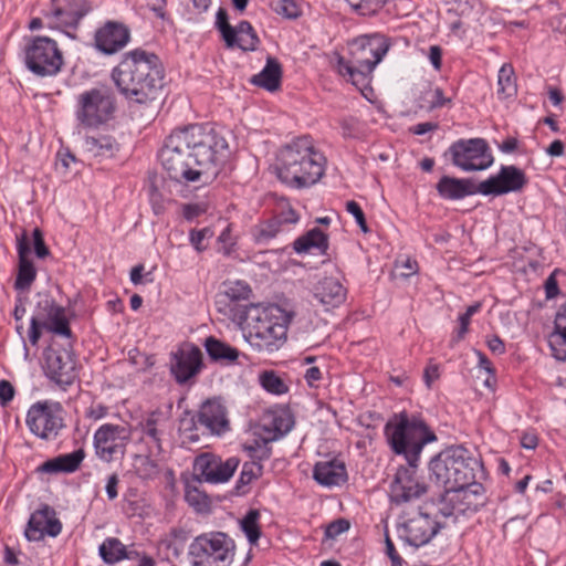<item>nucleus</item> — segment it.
I'll return each mask as SVG.
<instances>
[{"mask_svg": "<svg viewBox=\"0 0 566 566\" xmlns=\"http://www.w3.org/2000/svg\"><path fill=\"white\" fill-rule=\"evenodd\" d=\"M229 156L226 138L214 129L206 130L199 125L174 130L159 154L170 179L203 184L217 178Z\"/></svg>", "mask_w": 566, "mask_h": 566, "instance_id": "f257e3e1", "label": "nucleus"}, {"mask_svg": "<svg viewBox=\"0 0 566 566\" xmlns=\"http://www.w3.org/2000/svg\"><path fill=\"white\" fill-rule=\"evenodd\" d=\"M165 69L159 56L143 49L126 52L112 70V80L128 101L146 104L155 101L164 87Z\"/></svg>", "mask_w": 566, "mask_h": 566, "instance_id": "f03ea898", "label": "nucleus"}, {"mask_svg": "<svg viewBox=\"0 0 566 566\" xmlns=\"http://www.w3.org/2000/svg\"><path fill=\"white\" fill-rule=\"evenodd\" d=\"M233 321L241 325L243 336L252 347L272 353L286 340L291 317L279 305L249 303L237 310Z\"/></svg>", "mask_w": 566, "mask_h": 566, "instance_id": "7ed1b4c3", "label": "nucleus"}, {"mask_svg": "<svg viewBox=\"0 0 566 566\" xmlns=\"http://www.w3.org/2000/svg\"><path fill=\"white\" fill-rule=\"evenodd\" d=\"M325 166V156L308 136H302L280 149L275 171L283 184L302 189L315 185L324 176Z\"/></svg>", "mask_w": 566, "mask_h": 566, "instance_id": "20e7f679", "label": "nucleus"}, {"mask_svg": "<svg viewBox=\"0 0 566 566\" xmlns=\"http://www.w3.org/2000/svg\"><path fill=\"white\" fill-rule=\"evenodd\" d=\"M389 44L379 34L361 35L348 43V57L335 52L334 70L363 91L369 87L373 72L388 52Z\"/></svg>", "mask_w": 566, "mask_h": 566, "instance_id": "39448f33", "label": "nucleus"}, {"mask_svg": "<svg viewBox=\"0 0 566 566\" xmlns=\"http://www.w3.org/2000/svg\"><path fill=\"white\" fill-rule=\"evenodd\" d=\"M384 437L390 450L402 455L410 467H418L423 448L438 440L426 420L415 413H394L384 427Z\"/></svg>", "mask_w": 566, "mask_h": 566, "instance_id": "423d86ee", "label": "nucleus"}, {"mask_svg": "<svg viewBox=\"0 0 566 566\" xmlns=\"http://www.w3.org/2000/svg\"><path fill=\"white\" fill-rule=\"evenodd\" d=\"M429 469L436 483L444 490L486 478L481 458L463 446H452L438 453L430 461Z\"/></svg>", "mask_w": 566, "mask_h": 566, "instance_id": "0eeeda50", "label": "nucleus"}, {"mask_svg": "<svg viewBox=\"0 0 566 566\" xmlns=\"http://www.w3.org/2000/svg\"><path fill=\"white\" fill-rule=\"evenodd\" d=\"M235 544L223 532H209L198 535L189 546L191 566H230L233 562Z\"/></svg>", "mask_w": 566, "mask_h": 566, "instance_id": "6e6552de", "label": "nucleus"}, {"mask_svg": "<svg viewBox=\"0 0 566 566\" xmlns=\"http://www.w3.org/2000/svg\"><path fill=\"white\" fill-rule=\"evenodd\" d=\"M24 62L33 74L45 77L59 74L64 59L55 40L49 36H33L25 45Z\"/></svg>", "mask_w": 566, "mask_h": 566, "instance_id": "1a4fd4ad", "label": "nucleus"}, {"mask_svg": "<svg viewBox=\"0 0 566 566\" xmlns=\"http://www.w3.org/2000/svg\"><path fill=\"white\" fill-rule=\"evenodd\" d=\"M114 112L115 98L108 88L94 87L77 96L75 118L84 127L105 124Z\"/></svg>", "mask_w": 566, "mask_h": 566, "instance_id": "9d476101", "label": "nucleus"}, {"mask_svg": "<svg viewBox=\"0 0 566 566\" xmlns=\"http://www.w3.org/2000/svg\"><path fill=\"white\" fill-rule=\"evenodd\" d=\"M486 501L485 489L481 481L469 482L468 485L444 490L438 513L443 517H450L476 512L486 504Z\"/></svg>", "mask_w": 566, "mask_h": 566, "instance_id": "9b49d317", "label": "nucleus"}, {"mask_svg": "<svg viewBox=\"0 0 566 566\" xmlns=\"http://www.w3.org/2000/svg\"><path fill=\"white\" fill-rule=\"evenodd\" d=\"M63 413L64 409L59 401H36L29 408L25 423L35 437L54 440L65 427Z\"/></svg>", "mask_w": 566, "mask_h": 566, "instance_id": "f8f14e48", "label": "nucleus"}, {"mask_svg": "<svg viewBox=\"0 0 566 566\" xmlns=\"http://www.w3.org/2000/svg\"><path fill=\"white\" fill-rule=\"evenodd\" d=\"M452 164L464 171H481L492 166L494 158L483 138L460 139L449 147Z\"/></svg>", "mask_w": 566, "mask_h": 566, "instance_id": "ddd939ff", "label": "nucleus"}, {"mask_svg": "<svg viewBox=\"0 0 566 566\" xmlns=\"http://www.w3.org/2000/svg\"><path fill=\"white\" fill-rule=\"evenodd\" d=\"M44 359V375L61 390L66 391L78 379L76 358L71 348L50 346Z\"/></svg>", "mask_w": 566, "mask_h": 566, "instance_id": "4468645a", "label": "nucleus"}, {"mask_svg": "<svg viewBox=\"0 0 566 566\" xmlns=\"http://www.w3.org/2000/svg\"><path fill=\"white\" fill-rule=\"evenodd\" d=\"M129 440L130 431L128 428L120 424L104 423L94 432L95 455L106 463L123 458Z\"/></svg>", "mask_w": 566, "mask_h": 566, "instance_id": "2eb2a0df", "label": "nucleus"}, {"mask_svg": "<svg viewBox=\"0 0 566 566\" xmlns=\"http://www.w3.org/2000/svg\"><path fill=\"white\" fill-rule=\"evenodd\" d=\"M444 527L437 516L419 512L397 525L399 539L407 545L419 548L429 544L433 537Z\"/></svg>", "mask_w": 566, "mask_h": 566, "instance_id": "dca6fc26", "label": "nucleus"}, {"mask_svg": "<svg viewBox=\"0 0 566 566\" xmlns=\"http://www.w3.org/2000/svg\"><path fill=\"white\" fill-rule=\"evenodd\" d=\"M527 184L528 178L523 169L514 165H502L495 175L479 182L478 190L483 196L500 197L521 192Z\"/></svg>", "mask_w": 566, "mask_h": 566, "instance_id": "f3484780", "label": "nucleus"}, {"mask_svg": "<svg viewBox=\"0 0 566 566\" xmlns=\"http://www.w3.org/2000/svg\"><path fill=\"white\" fill-rule=\"evenodd\" d=\"M240 464L235 457L222 461L220 457L203 453L196 458L193 470L198 482L224 483L231 479Z\"/></svg>", "mask_w": 566, "mask_h": 566, "instance_id": "a211bd4d", "label": "nucleus"}, {"mask_svg": "<svg viewBox=\"0 0 566 566\" xmlns=\"http://www.w3.org/2000/svg\"><path fill=\"white\" fill-rule=\"evenodd\" d=\"M202 368V353L193 344H186L170 354V374L176 382L184 385L197 376Z\"/></svg>", "mask_w": 566, "mask_h": 566, "instance_id": "6ab92c4d", "label": "nucleus"}, {"mask_svg": "<svg viewBox=\"0 0 566 566\" xmlns=\"http://www.w3.org/2000/svg\"><path fill=\"white\" fill-rule=\"evenodd\" d=\"M418 467H400L390 484V500L395 504H402L419 499L426 493L427 486L418 481L416 470Z\"/></svg>", "mask_w": 566, "mask_h": 566, "instance_id": "aec40b11", "label": "nucleus"}, {"mask_svg": "<svg viewBox=\"0 0 566 566\" xmlns=\"http://www.w3.org/2000/svg\"><path fill=\"white\" fill-rule=\"evenodd\" d=\"M130 40L129 28L119 21L108 20L94 34L95 49L106 55H113L124 49Z\"/></svg>", "mask_w": 566, "mask_h": 566, "instance_id": "412c9836", "label": "nucleus"}, {"mask_svg": "<svg viewBox=\"0 0 566 566\" xmlns=\"http://www.w3.org/2000/svg\"><path fill=\"white\" fill-rule=\"evenodd\" d=\"M91 10L87 0H52L44 15L53 19L56 28L75 29Z\"/></svg>", "mask_w": 566, "mask_h": 566, "instance_id": "4be33fe9", "label": "nucleus"}, {"mask_svg": "<svg viewBox=\"0 0 566 566\" xmlns=\"http://www.w3.org/2000/svg\"><path fill=\"white\" fill-rule=\"evenodd\" d=\"M197 412L202 433L222 436L230 430L228 410L220 398L205 400Z\"/></svg>", "mask_w": 566, "mask_h": 566, "instance_id": "5701e85b", "label": "nucleus"}, {"mask_svg": "<svg viewBox=\"0 0 566 566\" xmlns=\"http://www.w3.org/2000/svg\"><path fill=\"white\" fill-rule=\"evenodd\" d=\"M61 531L62 523L56 517L54 509L42 504L31 514L24 534L29 541H41L45 535L56 537Z\"/></svg>", "mask_w": 566, "mask_h": 566, "instance_id": "b1692460", "label": "nucleus"}, {"mask_svg": "<svg viewBox=\"0 0 566 566\" xmlns=\"http://www.w3.org/2000/svg\"><path fill=\"white\" fill-rule=\"evenodd\" d=\"M17 252L19 263L14 289L17 291H29L36 279V269L30 259L31 247L25 231L17 238Z\"/></svg>", "mask_w": 566, "mask_h": 566, "instance_id": "393cba45", "label": "nucleus"}, {"mask_svg": "<svg viewBox=\"0 0 566 566\" xmlns=\"http://www.w3.org/2000/svg\"><path fill=\"white\" fill-rule=\"evenodd\" d=\"M83 150L87 158L102 163L115 158L120 150V144L111 134L95 133L85 136Z\"/></svg>", "mask_w": 566, "mask_h": 566, "instance_id": "a878e982", "label": "nucleus"}, {"mask_svg": "<svg viewBox=\"0 0 566 566\" xmlns=\"http://www.w3.org/2000/svg\"><path fill=\"white\" fill-rule=\"evenodd\" d=\"M45 321L44 328L70 338L72 331L66 317L65 308L56 304L53 300L45 298L38 303V313Z\"/></svg>", "mask_w": 566, "mask_h": 566, "instance_id": "bb28decb", "label": "nucleus"}, {"mask_svg": "<svg viewBox=\"0 0 566 566\" xmlns=\"http://www.w3.org/2000/svg\"><path fill=\"white\" fill-rule=\"evenodd\" d=\"M297 221L298 216L294 210L290 209L287 212H282L277 217L262 221L252 227L251 235L256 244H268L283 232L284 226L296 223Z\"/></svg>", "mask_w": 566, "mask_h": 566, "instance_id": "cd10ccee", "label": "nucleus"}, {"mask_svg": "<svg viewBox=\"0 0 566 566\" xmlns=\"http://www.w3.org/2000/svg\"><path fill=\"white\" fill-rule=\"evenodd\" d=\"M436 189L442 199L454 201L479 193V184L471 178L442 176Z\"/></svg>", "mask_w": 566, "mask_h": 566, "instance_id": "c85d7f7f", "label": "nucleus"}, {"mask_svg": "<svg viewBox=\"0 0 566 566\" xmlns=\"http://www.w3.org/2000/svg\"><path fill=\"white\" fill-rule=\"evenodd\" d=\"M313 479L322 486H339L348 479L345 463L338 459L318 461L313 468Z\"/></svg>", "mask_w": 566, "mask_h": 566, "instance_id": "c756f323", "label": "nucleus"}, {"mask_svg": "<svg viewBox=\"0 0 566 566\" xmlns=\"http://www.w3.org/2000/svg\"><path fill=\"white\" fill-rule=\"evenodd\" d=\"M347 290L336 277L326 276L319 280L313 290L314 300L327 307H337L346 300Z\"/></svg>", "mask_w": 566, "mask_h": 566, "instance_id": "7c9ffc66", "label": "nucleus"}, {"mask_svg": "<svg viewBox=\"0 0 566 566\" xmlns=\"http://www.w3.org/2000/svg\"><path fill=\"white\" fill-rule=\"evenodd\" d=\"M84 458L85 451L83 448H80L71 453L60 454L43 462L36 468V472L46 474L72 473L80 468Z\"/></svg>", "mask_w": 566, "mask_h": 566, "instance_id": "2f4dec72", "label": "nucleus"}, {"mask_svg": "<svg viewBox=\"0 0 566 566\" xmlns=\"http://www.w3.org/2000/svg\"><path fill=\"white\" fill-rule=\"evenodd\" d=\"M328 235L321 229L313 228L293 242V249L296 253H316L326 254L328 249Z\"/></svg>", "mask_w": 566, "mask_h": 566, "instance_id": "473e14b6", "label": "nucleus"}, {"mask_svg": "<svg viewBox=\"0 0 566 566\" xmlns=\"http://www.w3.org/2000/svg\"><path fill=\"white\" fill-rule=\"evenodd\" d=\"M282 73V66L277 59L268 56L265 66L260 73L253 75L250 82L269 92H275L281 86Z\"/></svg>", "mask_w": 566, "mask_h": 566, "instance_id": "72a5a7b5", "label": "nucleus"}, {"mask_svg": "<svg viewBox=\"0 0 566 566\" xmlns=\"http://www.w3.org/2000/svg\"><path fill=\"white\" fill-rule=\"evenodd\" d=\"M165 420L160 417L159 412H151L139 422L142 439L147 443L154 444L158 453L163 450L161 443L165 436Z\"/></svg>", "mask_w": 566, "mask_h": 566, "instance_id": "f704fd0d", "label": "nucleus"}, {"mask_svg": "<svg viewBox=\"0 0 566 566\" xmlns=\"http://www.w3.org/2000/svg\"><path fill=\"white\" fill-rule=\"evenodd\" d=\"M98 552L102 559L108 565H114L123 559H134L139 555L136 551H128L116 537H107L99 545Z\"/></svg>", "mask_w": 566, "mask_h": 566, "instance_id": "c9c22d12", "label": "nucleus"}, {"mask_svg": "<svg viewBox=\"0 0 566 566\" xmlns=\"http://www.w3.org/2000/svg\"><path fill=\"white\" fill-rule=\"evenodd\" d=\"M251 294V289L248 283L243 281H235L227 285L223 294L217 301V304H224L229 308V314L233 319V314L238 308L245 305H238L239 301H247Z\"/></svg>", "mask_w": 566, "mask_h": 566, "instance_id": "e433bc0d", "label": "nucleus"}, {"mask_svg": "<svg viewBox=\"0 0 566 566\" xmlns=\"http://www.w3.org/2000/svg\"><path fill=\"white\" fill-rule=\"evenodd\" d=\"M203 346L211 360L222 364H232L240 355V352L235 347H232L213 336L206 338Z\"/></svg>", "mask_w": 566, "mask_h": 566, "instance_id": "4c0bfd02", "label": "nucleus"}, {"mask_svg": "<svg viewBox=\"0 0 566 566\" xmlns=\"http://www.w3.org/2000/svg\"><path fill=\"white\" fill-rule=\"evenodd\" d=\"M517 93L516 78L511 64H503L497 75L496 95L500 99L514 97Z\"/></svg>", "mask_w": 566, "mask_h": 566, "instance_id": "58836bf2", "label": "nucleus"}, {"mask_svg": "<svg viewBox=\"0 0 566 566\" xmlns=\"http://www.w3.org/2000/svg\"><path fill=\"white\" fill-rule=\"evenodd\" d=\"M235 46L244 52L255 51L260 44V39L249 21H241L235 27Z\"/></svg>", "mask_w": 566, "mask_h": 566, "instance_id": "ea45409f", "label": "nucleus"}, {"mask_svg": "<svg viewBox=\"0 0 566 566\" xmlns=\"http://www.w3.org/2000/svg\"><path fill=\"white\" fill-rule=\"evenodd\" d=\"M179 431L187 442H198L202 433V427L198 422V412L186 411L179 420Z\"/></svg>", "mask_w": 566, "mask_h": 566, "instance_id": "a19ab883", "label": "nucleus"}, {"mask_svg": "<svg viewBox=\"0 0 566 566\" xmlns=\"http://www.w3.org/2000/svg\"><path fill=\"white\" fill-rule=\"evenodd\" d=\"M452 99L446 97L441 87H427L421 92L418 106L427 111H433L450 105Z\"/></svg>", "mask_w": 566, "mask_h": 566, "instance_id": "79ce46f5", "label": "nucleus"}, {"mask_svg": "<svg viewBox=\"0 0 566 566\" xmlns=\"http://www.w3.org/2000/svg\"><path fill=\"white\" fill-rule=\"evenodd\" d=\"M263 467L261 463L255 461L244 462L240 476L235 483L237 495H244L248 493V486L252 481L259 479L262 475Z\"/></svg>", "mask_w": 566, "mask_h": 566, "instance_id": "37998d69", "label": "nucleus"}, {"mask_svg": "<svg viewBox=\"0 0 566 566\" xmlns=\"http://www.w3.org/2000/svg\"><path fill=\"white\" fill-rule=\"evenodd\" d=\"M216 28L221 34L222 40L228 49L235 46V34H238L234 27L228 21V12L223 8H219L216 14Z\"/></svg>", "mask_w": 566, "mask_h": 566, "instance_id": "c03bdc74", "label": "nucleus"}, {"mask_svg": "<svg viewBox=\"0 0 566 566\" xmlns=\"http://www.w3.org/2000/svg\"><path fill=\"white\" fill-rule=\"evenodd\" d=\"M259 520L260 512L258 510H250L241 521V528L252 545H255L261 536Z\"/></svg>", "mask_w": 566, "mask_h": 566, "instance_id": "a18cd8bd", "label": "nucleus"}, {"mask_svg": "<svg viewBox=\"0 0 566 566\" xmlns=\"http://www.w3.org/2000/svg\"><path fill=\"white\" fill-rule=\"evenodd\" d=\"M260 384L264 390L273 395L287 392L289 387L283 379L273 370H265L259 376Z\"/></svg>", "mask_w": 566, "mask_h": 566, "instance_id": "49530a36", "label": "nucleus"}, {"mask_svg": "<svg viewBox=\"0 0 566 566\" xmlns=\"http://www.w3.org/2000/svg\"><path fill=\"white\" fill-rule=\"evenodd\" d=\"M135 472L143 480H154L159 474V465L149 455H137L135 458Z\"/></svg>", "mask_w": 566, "mask_h": 566, "instance_id": "de8ad7c7", "label": "nucleus"}, {"mask_svg": "<svg viewBox=\"0 0 566 566\" xmlns=\"http://www.w3.org/2000/svg\"><path fill=\"white\" fill-rule=\"evenodd\" d=\"M185 500L197 512H203L209 507L208 496L193 485V479L186 483Z\"/></svg>", "mask_w": 566, "mask_h": 566, "instance_id": "09e8293b", "label": "nucleus"}, {"mask_svg": "<svg viewBox=\"0 0 566 566\" xmlns=\"http://www.w3.org/2000/svg\"><path fill=\"white\" fill-rule=\"evenodd\" d=\"M350 8L359 15H376L388 0H346Z\"/></svg>", "mask_w": 566, "mask_h": 566, "instance_id": "8fccbe9b", "label": "nucleus"}, {"mask_svg": "<svg viewBox=\"0 0 566 566\" xmlns=\"http://www.w3.org/2000/svg\"><path fill=\"white\" fill-rule=\"evenodd\" d=\"M214 235V231L211 227H205L202 229H192L189 232L190 244L198 253H202L208 249V241Z\"/></svg>", "mask_w": 566, "mask_h": 566, "instance_id": "3c124183", "label": "nucleus"}, {"mask_svg": "<svg viewBox=\"0 0 566 566\" xmlns=\"http://www.w3.org/2000/svg\"><path fill=\"white\" fill-rule=\"evenodd\" d=\"M274 11L286 19H297L301 14V8L295 0H279L275 3Z\"/></svg>", "mask_w": 566, "mask_h": 566, "instance_id": "603ef678", "label": "nucleus"}, {"mask_svg": "<svg viewBox=\"0 0 566 566\" xmlns=\"http://www.w3.org/2000/svg\"><path fill=\"white\" fill-rule=\"evenodd\" d=\"M346 211L355 218L358 227L360 228V230L364 233L369 232V228H368V224H367V221L365 218V213H364L361 207L359 206V203H357L354 200L347 201L346 202Z\"/></svg>", "mask_w": 566, "mask_h": 566, "instance_id": "864d4df0", "label": "nucleus"}, {"mask_svg": "<svg viewBox=\"0 0 566 566\" xmlns=\"http://www.w3.org/2000/svg\"><path fill=\"white\" fill-rule=\"evenodd\" d=\"M218 243L220 244L219 251L223 255H230L235 245V240L231 234V224H228L218 237Z\"/></svg>", "mask_w": 566, "mask_h": 566, "instance_id": "5fc2aeb1", "label": "nucleus"}, {"mask_svg": "<svg viewBox=\"0 0 566 566\" xmlns=\"http://www.w3.org/2000/svg\"><path fill=\"white\" fill-rule=\"evenodd\" d=\"M350 527V524L345 518H338L329 523L325 528V537L329 539H335L338 535L347 532Z\"/></svg>", "mask_w": 566, "mask_h": 566, "instance_id": "6e6d98bb", "label": "nucleus"}, {"mask_svg": "<svg viewBox=\"0 0 566 566\" xmlns=\"http://www.w3.org/2000/svg\"><path fill=\"white\" fill-rule=\"evenodd\" d=\"M45 321L40 317V315L34 314L30 319V329H29V342L35 346L39 343V339L42 334V329L44 328Z\"/></svg>", "mask_w": 566, "mask_h": 566, "instance_id": "4d7b16f0", "label": "nucleus"}, {"mask_svg": "<svg viewBox=\"0 0 566 566\" xmlns=\"http://www.w3.org/2000/svg\"><path fill=\"white\" fill-rule=\"evenodd\" d=\"M33 248L36 258L44 259L50 255V250L46 247L43 238V233L39 228H35L32 232Z\"/></svg>", "mask_w": 566, "mask_h": 566, "instance_id": "13d9d810", "label": "nucleus"}, {"mask_svg": "<svg viewBox=\"0 0 566 566\" xmlns=\"http://www.w3.org/2000/svg\"><path fill=\"white\" fill-rule=\"evenodd\" d=\"M108 407L101 402H93L85 410V418L97 421L105 418L108 415Z\"/></svg>", "mask_w": 566, "mask_h": 566, "instance_id": "bf43d9fd", "label": "nucleus"}, {"mask_svg": "<svg viewBox=\"0 0 566 566\" xmlns=\"http://www.w3.org/2000/svg\"><path fill=\"white\" fill-rule=\"evenodd\" d=\"M458 321H459V328L454 332V335L451 338L452 344L459 343L460 340H462L464 338L465 334L469 331L471 317L467 313H463L459 316Z\"/></svg>", "mask_w": 566, "mask_h": 566, "instance_id": "052dcab7", "label": "nucleus"}, {"mask_svg": "<svg viewBox=\"0 0 566 566\" xmlns=\"http://www.w3.org/2000/svg\"><path fill=\"white\" fill-rule=\"evenodd\" d=\"M247 450L250 453V457L253 459L252 461L261 463L263 460H268L271 457V450L266 447V443L264 442V446H256V447H247Z\"/></svg>", "mask_w": 566, "mask_h": 566, "instance_id": "680f3d73", "label": "nucleus"}, {"mask_svg": "<svg viewBox=\"0 0 566 566\" xmlns=\"http://www.w3.org/2000/svg\"><path fill=\"white\" fill-rule=\"evenodd\" d=\"M14 387L8 380H0V405L7 406L14 397Z\"/></svg>", "mask_w": 566, "mask_h": 566, "instance_id": "e2e57ef3", "label": "nucleus"}, {"mask_svg": "<svg viewBox=\"0 0 566 566\" xmlns=\"http://www.w3.org/2000/svg\"><path fill=\"white\" fill-rule=\"evenodd\" d=\"M339 124H340L342 134L344 137L352 138V137L357 136L358 129H357V120L355 118H353V117L343 118Z\"/></svg>", "mask_w": 566, "mask_h": 566, "instance_id": "0e129e2a", "label": "nucleus"}, {"mask_svg": "<svg viewBox=\"0 0 566 566\" xmlns=\"http://www.w3.org/2000/svg\"><path fill=\"white\" fill-rule=\"evenodd\" d=\"M118 484H119V478L116 473H113L108 476L107 483L105 486L106 494L108 500L113 501L118 496Z\"/></svg>", "mask_w": 566, "mask_h": 566, "instance_id": "69168bd1", "label": "nucleus"}, {"mask_svg": "<svg viewBox=\"0 0 566 566\" xmlns=\"http://www.w3.org/2000/svg\"><path fill=\"white\" fill-rule=\"evenodd\" d=\"M166 4L167 0H147L148 8L161 20L167 18Z\"/></svg>", "mask_w": 566, "mask_h": 566, "instance_id": "338daca9", "label": "nucleus"}, {"mask_svg": "<svg viewBox=\"0 0 566 566\" xmlns=\"http://www.w3.org/2000/svg\"><path fill=\"white\" fill-rule=\"evenodd\" d=\"M566 332V303L562 307V310L557 313L554 322V332L553 333H562Z\"/></svg>", "mask_w": 566, "mask_h": 566, "instance_id": "774afa93", "label": "nucleus"}]
</instances>
